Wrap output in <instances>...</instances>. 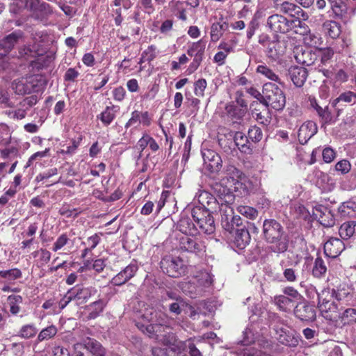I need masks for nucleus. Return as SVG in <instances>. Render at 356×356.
<instances>
[{
    "label": "nucleus",
    "instance_id": "obj_9",
    "mask_svg": "<svg viewBox=\"0 0 356 356\" xmlns=\"http://www.w3.org/2000/svg\"><path fill=\"white\" fill-rule=\"evenodd\" d=\"M204 209L193 208L192 216L194 221L198 225L200 229L207 234H211L215 232L216 226L213 218Z\"/></svg>",
    "mask_w": 356,
    "mask_h": 356
},
{
    "label": "nucleus",
    "instance_id": "obj_55",
    "mask_svg": "<svg viewBox=\"0 0 356 356\" xmlns=\"http://www.w3.org/2000/svg\"><path fill=\"white\" fill-rule=\"evenodd\" d=\"M207 83L204 79H200L194 83V93L197 97H203Z\"/></svg>",
    "mask_w": 356,
    "mask_h": 356
},
{
    "label": "nucleus",
    "instance_id": "obj_43",
    "mask_svg": "<svg viewBox=\"0 0 356 356\" xmlns=\"http://www.w3.org/2000/svg\"><path fill=\"white\" fill-rule=\"evenodd\" d=\"M206 47V42L203 40H200L196 42H193L188 48L187 51V54L190 56H197L202 57L203 56L204 50Z\"/></svg>",
    "mask_w": 356,
    "mask_h": 356
},
{
    "label": "nucleus",
    "instance_id": "obj_36",
    "mask_svg": "<svg viewBox=\"0 0 356 356\" xmlns=\"http://www.w3.org/2000/svg\"><path fill=\"white\" fill-rule=\"evenodd\" d=\"M84 346L95 356H105V349L95 339H88L84 341Z\"/></svg>",
    "mask_w": 356,
    "mask_h": 356
},
{
    "label": "nucleus",
    "instance_id": "obj_48",
    "mask_svg": "<svg viewBox=\"0 0 356 356\" xmlns=\"http://www.w3.org/2000/svg\"><path fill=\"white\" fill-rule=\"evenodd\" d=\"M58 332V329L55 325H50L42 329L38 335L37 342H41L45 340L52 339Z\"/></svg>",
    "mask_w": 356,
    "mask_h": 356
},
{
    "label": "nucleus",
    "instance_id": "obj_6",
    "mask_svg": "<svg viewBox=\"0 0 356 356\" xmlns=\"http://www.w3.org/2000/svg\"><path fill=\"white\" fill-rule=\"evenodd\" d=\"M218 185H215L214 191L219 197V208L218 212H220L222 216V220L229 221V217L233 215V209L231 207V204L234 200L233 193L230 191L229 187H224L218 188Z\"/></svg>",
    "mask_w": 356,
    "mask_h": 356
},
{
    "label": "nucleus",
    "instance_id": "obj_3",
    "mask_svg": "<svg viewBox=\"0 0 356 356\" xmlns=\"http://www.w3.org/2000/svg\"><path fill=\"white\" fill-rule=\"evenodd\" d=\"M264 97L261 104L264 106L270 107L276 111L282 110L286 104L284 92L275 83H266L263 86Z\"/></svg>",
    "mask_w": 356,
    "mask_h": 356
},
{
    "label": "nucleus",
    "instance_id": "obj_20",
    "mask_svg": "<svg viewBox=\"0 0 356 356\" xmlns=\"http://www.w3.org/2000/svg\"><path fill=\"white\" fill-rule=\"evenodd\" d=\"M345 249L344 243L338 238H330L324 244L325 254L331 258L337 257Z\"/></svg>",
    "mask_w": 356,
    "mask_h": 356
},
{
    "label": "nucleus",
    "instance_id": "obj_51",
    "mask_svg": "<svg viewBox=\"0 0 356 356\" xmlns=\"http://www.w3.org/2000/svg\"><path fill=\"white\" fill-rule=\"evenodd\" d=\"M327 267L324 261L321 257H317L314 261L312 274L316 277H321L325 274Z\"/></svg>",
    "mask_w": 356,
    "mask_h": 356
},
{
    "label": "nucleus",
    "instance_id": "obj_53",
    "mask_svg": "<svg viewBox=\"0 0 356 356\" xmlns=\"http://www.w3.org/2000/svg\"><path fill=\"white\" fill-rule=\"evenodd\" d=\"M352 290L349 289L348 286H340L337 291H332L331 293H333V296H335V298L338 300H348L349 298L353 296Z\"/></svg>",
    "mask_w": 356,
    "mask_h": 356
},
{
    "label": "nucleus",
    "instance_id": "obj_50",
    "mask_svg": "<svg viewBox=\"0 0 356 356\" xmlns=\"http://www.w3.org/2000/svg\"><path fill=\"white\" fill-rule=\"evenodd\" d=\"M10 305V312L13 315H17L20 312L19 305L22 302V298L19 295H10L8 298Z\"/></svg>",
    "mask_w": 356,
    "mask_h": 356
},
{
    "label": "nucleus",
    "instance_id": "obj_27",
    "mask_svg": "<svg viewBox=\"0 0 356 356\" xmlns=\"http://www.w3.org/2000/svg\"><path fill=\"white\" fill-rule=\"evenodd\" d=\"M177 229L185 236L196 235L198 232L192 220L187 216L181 218L177 223Z\"/></svg>",
    "mask_w": 356,
    "mask_h": 356
},
{
    "label": "nucleus",
    "instance_id": "obj_52",
    "mask_svg": "<svg viewBox=\"0 0 356 356\" xmlns=\"http://www.w3.org/2000/svg\"><path fill=\"white\" fill-rule=\"evenodd\" d=\"M195 283L196 282L195 281H193V282H188L182 283V291L184 293L189 294L191 296H193V295L197 293H201L203 291L202 288L200 287L198 284L195 286Z\"/></svg>",
    "mask_w": 356,
    "mask_h": 356
},
{
    "label": "nucleus",
    "instance_id": "obj_29",
    "mask_svg": "<svg viewBox=\"0 0 356 356\" xmlns=\"http://www.w3.org/2000/svg\"><path fill=\"white\" fill-rule=\"evenodd\" d=\"M248 139V136H246L245 134L241 131L236 132L234 136L236 145L241 152L245 154H250L252 152Z\"/></svg>",
    "mask_w": 356,
    "mask_h": 356
},
{
    "label": "nucleus",
    "instance_id": "obj_57",
    "mask_svg": "<svg viewBox=\"0 0 356 356\" xmlns=\"http://www.w3.org/2000/svg\"><path fill=\"white\" fill-rule=\"evenodd\" d=\"M248 138L254 143L260 141L263 136L261 129L256 126L250 127L248 130Z\"/></svg>",
    "mask_w": 356,
    "mask_h": 356
},
{
    "label": "nucleus",
    "instance_id": "obj_46",
    "mask_svg": "<svg viewBox=\"0 0 356 356\" xmlns=\"http://www.w3.org/2000/svg\"><path fill=\"white\" fill-rule=\"evenodd\" d=\"M104 303L102 300H98L92 302L87 307L88 311V319H94L97 318L103 311Z\"/></svg>",
    "mask_w": 356,
    "mask_h": 356
},
{
    "label": "nucleus",
    "instance_id": "obj_21",
    "mask_svg": "<svg viewBox=\"0 0 356 356\" xmlns=\"http://www.w3.org/2000/svg\"><path fill=\"white\" fill-rule=\"evenodd\" d=\"M137 270V265L135 264H130L124 270L113 277L111 283L115 286H121L132 278Z\"/></svg>",
    "mask_w": 356,
    "mask_h": 356
},
{
    "label": "nucleus",
    "instance_id": "obj_19",
    "mask_svg": "<svg viewBox=\"0 0 356 356\" xmlns=\"http://www.w3.org/2000/svg\"><path fill=\"white\" fill-rule=\"evenodd\" d=\"M287 74L296 87L301 88L307 79L308 72L305 67L291 66Z\"/></svg>",
    "mask_w": 356,
    "mask_h": 356
},
{
    "label": "nucleus",
    "instance_id": "obj_62",
    "mask_svg": "<svg viewBox=\"0 0 356 356\" xmlns=\"http://www.w3.org/2000/svg\"><path fill=\"white\" fill-rule=\"evenodd\" d=\"M316 111L325 123H330L331 122L332 115L330 111L327 110V106L325 108L318 106L316 108Z\"/></svg>",
    "mask_w": 356,
    "mask_h": 356
},
{
    "label": "nucleus",
    "instance_id": "obj_34",
    "mask_svg": "<svg viewBox=\"0 0 356 356\" xmlns=\"http://www.w3.org/2000/svg\"><path fill=\"white\" fill-rule=\"evenodd\" d=\"M273 302L280 310L284 312L291 311L294 307V301L291 298L284 295H279L274 297Z\"/></svg>",
    "mask_w": 356,
    "mask_h": 356
},
{
    "label": "nucleus",
    "instance_id": "obj_63",
    "mask_svg": "<svg viewBox=\"0 0 356 356\" xmlns=\"http://www.w3.org/2000/svg\"><path fill=\"white\" fill-rule=\"evenodd\" d=\"M138 3L140 4L145 13L150 15L155 11V7L152 0H139Z\"/></svg>",
    "mask_w": 356,
    "mask_h": 356
},
{
    "label": "nucleus",
    "instance_id": "obj_38",
    "mask_svg": "<svg viewBox=\"0 0 356 356\" xmlns=\"http://www.w3.org/2000/svg\"><path fill=\"white\" fill-rule=\"evenodd\" d=\"M194 281L202 288L204 289L209 287L213 282L211 275L208 271H200L194 277Z\"/></svg>",
    "mask_w": 356,
    "mask_h": 356
},
{
    "label": "nucleus",
    "instance_id": "obj_11",
    "mask_svg": "<svg viewBox=\"0 0 356 356\" xmlns=\"http://www.w3.org/2000/svg\"><path fill=\"white\" fill-rule=\"evenodd\" d=\"M12 88L18 95H26L39 90L38 79L36 76L15 79L12 83Z\"/></svg>",
    "mask_w": 356,
    "mask_h": 356
},
{
    "label": "nucleus",
    "instance_id": "obj_15",
    "mask_svg": "<svg viewBox=\"0 0 356 356\" xmlns=\"http://www.w3.org/2000/svg\"><path fill=\"white\" fill-rule=\"evenodd\" d=\"M225 177L220 180V184L216 185L219 186L218 188L224 187H229L232 192V187L244 175L243 173L237 169L233 165H227L225 169Z\"/></svg>",
    "mask_w": 356,
    "mask_h": 356
},
{
    "label": "nucleus",
    "instance_id": "obj_12",
    "mask_svg": "<svg viewBox=\"0 0 356 356\" xmlns=\"http://www.w3.org/2000/svg\"><path fill=\"white\" fill-rule=\"evenodd\" d=\"M204 168L211 174L218 173L222 167L220 156L215 151L205 149L202 151Z\"/></svg>",
    "mask_w": 356,
    "mask_h": 356
},
{
    "label": "nucleus",
    "instance_id": "obj_45",
    "mask_svg": "<svg viewBox=\"0 0 356 356\" xmlns=\"http://www.w3.org/2000/svg\"><path fill=\"white\" fill-rule=\"evenodd\" d=\"M38 332L35 324H26L22 326L18 332L17 336L25 339L34 337Z\"/></svg>",
    "mask_w": 356,
    "mask_h": 356
},
{
    "label": "nucleus",
    "instance_id": "obj_31",
    "mask_svg": "<svg viewBox=\"0 0 356 356\" xmlns=\"http://www.w3.org/2000/svg\"><path fill=\"white\" fill-rule=\"evenodd\" d=\"M316 213L314 214L318 218L319 221L325 227H331L334 224V219L330 211L326 207H320L316 208Z\"/></svg>",
    "mask_w": 356,
    "mask_h": 356
},
{
    "label": "nucleus",
    "instance_id": "obj_24",
    "mask_svg": "<svg viewBox=\"0 0 356 356\" xmlns=\"http://www.w3.org/2000/svg\"><path fill=\"white\" fill-rule=\"evenodd\" d=\"M285 49L283 42L278 40H272L268 43L266 54L268 58L275 60L284 54Z\"/></svg>",
    "mask_w": 356,
    "mask_h": 356
},
{
    "label": "nucleus",
    "instance_id": "obj_14",
    "mask_svg": "<svg viewBox=\"0 0 356 356\" xmlns=\"http://www.w3.org/2000/svg\"><path fill=\"white\" fill-rule=\"evenodd\" d=\"M195 198L198 200L200 206L195 207V208L204 209L210 213L218 212L219 208V198L216 199L213 195L206 191H200L195 195Z\"/></svg>",
    "mask_w": 356,
    "mask_h": 356
},
{
    "label": "nucleus",
    "instance_id": "obj_59",
    "mask_svg": "<svg viewBox=\"0 0 356 356\" xmlns=\"http://www.w3.org/2000/svg\"><path fill=\"white\" fill-rule=\"evenodd\" d=\"M283 276L286 282H295L297 281L298 275L293 268H283Z\"/></svg>",
    "mask_w": 356,
    "mask_h": 356
},
{
    "label": "nucleus",
    "instance_id": "obj_18",
    "mask_svg": "<svg viewBox=\"0 0 356 356\" xmlns=\"http://www.w3.org/2000/svg\"><path fill=\"white\" fill-rule=\"evenodd\" d=\"M152 123V118L147 111H134L131 113V118L125 124L124 127L137 128L142 124L144 127H149Z\"/></svg>",
    "mask_w": 356,
    "mask_h": 356
},
{
    "label": "nucleus",
    "instance_id": "obj_58",
    "mask_svg": "<svg viewBox=\"0 0 356 356\" xmlns=\"http://www.w3.org/2000/svg\"><path fill=\"white\" fill-rule=\"evenodd\" d=\"M186 305V302L181 298L176 299V301L169 305L170 312L179 315L183 308Z\"/></svg>",
    "mask_w": 356,
    "mask_h": 356
},
{
    "label": "nucleus",
    "instance_id": "obj_33",
    "mask_svg": "<svg viewBox=\"0 0 356 356\" xmlns=\"http://www.w3.org/2000/svg\"><path fill=\"white\" fill-rule=\"evenodd\" d=\"M252 190L251 181L243 175L237 182L232 187V191L238 192L241 195H245L250 193Z\"/></svg>",
    "mask_w": 356,
    "mask_h": 356
},
{
    "label": "nucleus",
    "instance_id": "obj_25",
    "mask_svg": "<svg viewBox=\"0 0 356 356\" xmlns=\"http://www.w3.org/2000/svg\"><path fill=\"white\" fill-rule=\"evenodd\" d=\"M294 314L297 318L302 321L312 320L316 316L314 309L303 303H300L296 306Z\"/></svg>",
    "mask_w": 356,
    "mask_h": 356
},
{
    "label": "nucleus",
    "instance_id": "obj_8",
    "mask_svg": "<svg viewBox=\"0 0 356 356\" xmlns=\"http://www.w3.org/2000/svg\"><path fill=\"white\" fill-rule=\"evenodd\" d=\"M48 5L41 3L39 0H13L9 6V10L13 14L20 13L24 8H28L33 12V16L40 19L38 10H45Z\"/></svg>",
    "mask_w": 356,
    "mask_h": 356
},
{
    "label": "nucleus",
    "instance_id": "obj_60",
    "mask_svg": "<svg viewBox=\"0 0 356 356\" xmlns=\"http://www.w3.org/2000/svg\"><path fill=\"white\" fill-rule=\"evenodd\" d=\"M350 169H351V164L346 159H343L341 161H339L335 165V170L337 172H339L342 175L347 174L348 172H350Z\"/></svg>",
    "mask_w": 356,
    "mask_h": 356
},
{
    "label": "nucleus",
    "instance_id": "obj_56",
    "mask_svg": "<svg viewBox=\"0 0 356 356\" xmlns=\"http://www.w3.org/2000/svg\"><path fill=\"white\" fill-rule=\"evenodd\" d=\"M238 211L250 219H254L258 215V212L254 208L248 206H239Z\"/></svg>",
    "mask_w": 356,
    "mask_h": 356
},
{
    "label": "nucleus",
    "instance_id": "obj_26",
    "mask_svg": "<svg viewBox=\"0 0 356 356\" xmlns=\"http://www.w3.org/2000/svg\"><path fill=\"white\" fill-rule=\"evenodd\" d=\"M317 54L309 49L300 50L297 51L295 56L296 60L298 63L304 65H312L317 59Z\"/></svg>",
    "mask_w": 356,
    "mask_h": 356
},
{
    "label": "nucleus",
    "instance_id": "obj_2",
    "mask_svg": "<svg viewBox=\"0 0 356 356\" xmlns=\"http://www.w3.org/2000/svg\"><path fill=\"white\" fill-rule=\"evenodd\" d=\"M263 229L265 238L271 243V250L277 253L284 252L287 250V241L284 237L282 225L275 220H266Z\"/></svg>",
    "mask_w": 356,
    "mask_h": 356
},
{
    "label": "nucleus",
    "instance_id": "obj_1",
    "mask_svg": "<svg viewBox=\"0 0 356 356\" xmlns=\"http://www.w3.org/2000/svg\"><path fill=\"white\" fill-rule=\"evenodd\" d=\"M172 320L167 314L154 307H147L140 312L136 326L149 336L159 333L162 329L170 328Z\"/></svg>",
    "mask_w": 356,
    "mask_h": 356
},
{
    "label": "nucleus",
    "instance_id": "obj_32",
    "mask_svg": "<svg viewBox=\"0 0 356 356\" xmlns=\"http://www.w3.org/2000/svg\"><path fill=\"white\" fill-rule=\"evenodd\" d=\"M325 34L332 39L337 38L341 34V26L335 21L327 20L323 24Z\"/></svg>",
    "mask_w": 356,
    "mask_h": 356
},
{
    "label": "nucleus",
    "instance_id": "obj_61",
    "mask_svg": "<svg viewBox=\"0 0 356 356\" xmlns=\"http://www.w3.org/2000/svg\"><path fill=\"white\" fill-rule=\"evenodd\" d=\"M69 240L70 239L66 234H62L60 235L53 244V251L57 252L63 248L68 243Z\"/></svg>",
    "mask_w": 356,
    "mask_h": 356
},
{
    "label": "nucleus",
    "instance_id": "obj_37",
    "mask_svg": "<svg viewBox=\"0 0 356 356\" xmlns=\"http://www.w3.org/2000/svg\"><path fill=\"white\" fill-rule=\"evenodd\" d=\"M119 111L118 106H106L105 110L102 112L99 116L100 120L105 126L109 125L115 119L117 112Z\"/></svg>",
    "mask_w": 356,
    "mask_h": 356
},
{
    "label": "nucleus",
    "instance_id": "obj_4",
    "mask_svg": "<svg viewBox=\"0 0 356 356\" xmlns=\"http://www.w3.org/2000/svg\"><path fill=\"white\" fill-rule=\"evenodd\" d=\"M267 26L272 31L275 33H285L293 29H295L294 31L298 33V30L296 29L298 27L304 29L302 33L308 31L307 26L299 19L289 20L283 15L278 14L268 17L267 19Z\"/></svg>",
    "mask_w": 356,
    "mask_h": 356
},
{
    "label": "nucleus",
    "instance_id": "obj_13",
    "mask_svg": "<svg viewBox=\"0 0 356 356\" xmlns=\"http://www.w3.org/2000/svg\"><path fill=\"white\" fill-rule=\"evenodd\" d=\"M179 245L181 249L196 254H201L205 252V245L196 235L182 236L179 240Z\"/></svg>",
    "mask_w": 356,
    "mask_h": 356
},
{
    "label": "nucleus",
    "instance_id": "obj_17",
    "mask_svg": "<svg viewBox=\"0 0 356 356\" xmlns=\"http://www.w3.org/2000/svg\"><path fill=\"white\" fill-rule=\"evenodd\" d=\"M164 345L168 346L172 351L180 353L186 348V342L179 340L172 332L165 334H154Z\"/></svg>",
    "mask_w": 356,
    "mask_h": 356
},
{
    "label": "nucleus",
    "instance_id": "obj_49",
    "mask_svg": "<svg viewBox=\"0 0 356 356\" xmlns=\"http://www.w3.org/2000/svg\"><path fill=\"white\" fill-rule=\"evenodd\" d=\"M341 102L351 104H356V93L352 91H347L341 93L337 98L333 100L332 106H336L337 104Z\"/></svg>",
    "mask_w": 356,
    "mask_h": 356
},
{
    "label": "nucleus",
    "instance_id": "obj_30",
    "mask_svg": "<svg viewBox=\"0 0 356 356\" xmlns=\"http://www.w3.org/2000/svg\"><path fill=\"white\" fill-rule=\"evenodd\" d=\"M339 213L343 217H356V201L355 197L343 202L338 209Z\"/></svg>",
    "mask_w": 356,
    "mask_h": 356
},
{
    "label": "nucleus",
    "instance_id": "obj_42",
    "mask_svg": "<svg viewBox=\"0 0 356 356\" xmlns=\"http://www.w3.org/2000/svg\"><path fill=\"white\" fill-rule=\"evenodd\" d=\"M252 115L260 124L266 125L270 122V114L269 113L268 108L266 106H264L261 111L254 108L252 111Z\"/></svg>",
    "mask_w": 356,
    "mask_h": 356
},
{
    "label": "nucleus",
    "instance_id": "obj_28",
    "mask_svg": "<svg viewBox=\"0 0 356 356\" xmlns=\"http://www.w3.org/2000/svg\"><path fill=\"white\" fill-rule=\"evenodd\" d=\"M250 241V235L245 228H238L235 232L234 243L239 248L243 249Z\"/></svg>",
    "mask_w": 356,
    "mask_h": 356
},
{
    "label": "nucleus",
    "instance_id": "obj_35",
    "mask_svg": "<svg viewBox=\"0 0 356 356\" xmlns=\"http://www.w3.org/2000/svg\"><path fill=\"white\" fill-rule=\"evenodd\" d=\"M303 41L307 46L316 49H321L323 42V38L319 33L310 31L308 33L304 34Z\"/></svg>",
    "mask_w": 356,
    "mask_h": 356
},
{
    "label": "nucleus",
    "instance_id": "obj_10",
    "mask_svg": "<svg viewBox=\"0 0 356 356\" xmlns=\"http://www.w3.org/2000/svg\"><path fill=\"white\" fill-rule=\"evenodd\" d=\"M21 56L29 59V58H36L35 60H31L32 63H35L39 65L40 67H48L55 59L54 54L49 53L46 55H43L42 52L40 51L34 45L32 48L29 46H25L21 48L19 51Z\"/></svg>",
    "mask_w": 356,
    "mask_h": 356
},
{
    "label": "nucleus",
    "instance_id": "obj_41",
    "mask_svg": "<svg viewBox=\"0 0 356 356\" xmlns=\"http://www.w3.org/2000/svg\"><path fill=\"white\" fill-rule=\"evenodd\" d=\"M356 222L349 221L343 223L339 227V235L343 239H348L353 236L355 232Z\"/></svg>",
    "mask_w": 356,
    "mask_h": 356
},
{
    "label": "nucleus",
    "instance_id": "obj_23",
    "mask_svg": "<svg viewBox=\"0 0 356 356\" xmlns=\"http://www.w3.org/2000/svg\"><path fill=\"white\" fill-rule=\"evenodd\" d=\"M70 291L77 305L85 303L95 292V290L88 287H74Z\"/></svg>",
    "mask_w": 356,
    "mask_h": 356
},
{
    "label": "nucleus",
    "instance_id": "obj_54",
    "mask_svg": "<svg viewBox=\"0 0 356 356\" xmlns=\"http://www.w3.org/2000/svg\"><path fill=\"white\" fill-rule=\"evenodd\" d=\"M280 9L282 12L291 15L293 14L298 15L300 11H302V9L299 6L288 1L283 2L281 4Z\"/></svg>",
    "mask_w": 356,
    "mask_h": 356
},
{
    "label": "nucleus",
    "instance_id": "obj_40",
    "mask_svg": "<svg viewBox=\"0 0 356 356\" xmlns=\"http://www.w3.org/2000/svg\"><path fill=\"white\" fill-rule=\"evenodd\" d=\"M22 277V273L19 268L0 270V277L4 279L8 283H13L15 280Z\"/></svg>",
    "mask_w": 356,
    "mask_h": 356
},
{
    "label": "nucleus",
    "instance_id": "obj_64",
    "mask_svg": "<svg viewBox=\"0 0 356 356\" xmlns=\"http://www.w3.org/2000/svg\"><path fill=\"white\" fill-rule=\"evenodd\" d=\"M243 356H269L267 354L258 350L254 347L245 348L243 350Z\"/></svg>",
    "mask_w": 356,
    "mask_h": 356
},
{
    "label": "nucleus",
    "instance_id": "obj_47",
    "mask_svg": "<svg viewBox=\"0 0 356 356\" xmlns=\"http://www.w3.org/2000/svg\"><path fill=\"white\" fill-rule=\"evenodd\" d=\"M227 28L226 22L213 23L211 27V39L213 42H217L222 35V31Z\"/></svg>",
    "mask_w": 356,
    "mask_h": 356
},
{
    "label": "nucleus",
    "instance_id": "obj_7",
    "mask_svg": "<svg viewBox=\"0 0 356 356\" xmlns=\"http://www.w3.org/2000/svg\"><path fill=\"white\" fill-rule=\"evenodd\" d=\"M163 273L170 277H177L186 272V266L182 259L172 255L165 256L160 262Z\"/></svg>",
    "mask_w": 356,
    "mask_h": 356
},
{
    "label": "nucleus",
    "instance_id": "obj_44",
    "mask_svg": "<svg viewBox=\"0 0 356 356\" xmlns=\"http://www.w3.org/2000/svg\"><path fill=\"white\" fill-rule=\"evenodd\" d=\"M257 72L263 75L266 78L268 79L270 81L278 83L280 85H282L283 83L281 81L278 75L276 74L271 69H270L266 65H259L257 67Z\"/></svg>",
    "mask_w": 356,
    "mask_h": 356
},
{
    "label": "nucleus",
    "instance_id": "obj_39",
    "mask_svg": "<svg viewBox=\"0 0 356 356\" xmlns=\"http://www.w3.org/2000/svg\"><path fill=\"white\" fill-rule=\"evenodd\" d=\"M343 325H350L356 323V309L348 308L338 316Z\"/></svg>",
    "mask_w": 356,
    "mask_h": 356
},
{
    "label": "nucleus",
    "instance_id": "obj_5",
    "mask_svg": "<svg viewBox=\"0 0 356 356\" xmlns=\"http://www.w3.org/2000/svg\"><path fill=\"white\" fill-rule=\"evenodd\" d=\"M333 293L330 289H323L318 294V308L324 318L333 321L339 316L338 305L333 301Z\"/></svg>",
    "mask_w": 356,
    "mask_h": 356
},
{
    "label": "nucleus",
    "instance_id": "obj_22",
    "mask_svg": "<svg viewBox=\"0 0 356 356\" xmlns=\"http://www.w3.org/2000/svg\"><path fill=\"white\" fill-rule=\"evenodd\" d=\"M317 132V126L313 121H307L299 128L298 137L301 144L306 143Z\"/></svg>",
    "mask_w": 356,
    "mask_h": 356
},
{
    "label": "nucleus",
    "instance_id": "obj_16",
    "mask_svg": "<svg viewBox=\"0 0 356 356\" xmlns=\"http://www.w3.org/2000/svg\"><path fill=\"white\" fill-rule=\"evenodd\" d=\"M24 38V33L21 30H16L7 35L0 40V48L4 54H0V60H3L15 47V45Z\"/></svg>",
    "mask_w": 356,
    "mask_h": 356
}]
</instances>
